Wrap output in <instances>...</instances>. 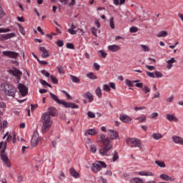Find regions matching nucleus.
<instances>
[{"instance_id":"1","label":"nucleus","mask_w":183,"mask_h":183,"mask_svg":"<svg viewBox=\"0 0 183 183\" xmlns=\"http://www.w3.org/2000/svg\"><path fill=\"white\" fill-rule=\"evenodd\" d=\"M41 132H43V134H46L52 127V119H51V117H49L48 114H43L41 117Z\"/></svg>"},{"instance_id":"2","label":"nucleus","mask_w":183,"mask_h":183,"mask_svg":"<svg viewBox=\"0 0 183 183\" xmlns=\"http://www.w3.org/2000/svg\"><path fill=\"white\" fill-rule=\"evenodd\" d=\"M50 96L51 98L54 99L55 102L59 104L60 105H63L64 108H71L72 109H78V105L75 104V103L66 102L64 100H61L59 99V98H58V96L54 94V93H50Z\"/></svg>"},{"instance_id":"3","label":"nucleus","mask_w":183,"mask_h":183,"mask_svg":"<svg viewBox=\"0 0 183 183\" xmlns=\"http://www.w3.org/2000/svg\"><path fill=\"white\" fill-rule=\"evenodd\" d=\"M103 145L104 147L99 149V154H102V157H109V155H111V150L114 148V145L109 143L108 140H106Z\"/></svg>"},{"instance_id":"4","label":"nucleus","mask_w":183,"mask_h":183,"mask_svg":"<svg viewBox=\"0 0 183 183\" xmlns=\"http://www.w3.org/2000/svg\"><path fill=\"white\" fill-rule=\"evenodd\" d=\"M102 168H107V164L105 162H101L99 161L96 163H93L91 166V170L94 174H97V172H99Z\"/></svg>"},{"instance_id":"5","label":"nucleus","mask_w":183,"mask_h":183,"mask_svg":"<svg viewBox=\"0 0 183 183\" xmlns=\"http://www.w3.org/2000/svg\"><path fill=\"white\" fill-rule=\"evenodd\" d=\"M39 142H41V137H39V134L37 131H34L31 141V146L38 147Z\"/></svg>"},{"instance_id":"6","label":"nucleus","mask_w":183,"mask_h":183,"mask_svg":"<svg viewBox=\"0 0 183 183\" xmlns=\"http://www.w3.org/2000/svg\"><path fill=\"white\" fill-rule=\"evenodd\" d=\"M127 142L131 144L132 148H141V140L137 138H129L127 139Z\"/></svg>"},{"instance_id":"7","label":"nucleus","mask_w":183,"mask_h":183,"mask_svg":"<svg viewBox=\"0 0 183 183\" xmlns=\"http://www.w3.org/2000/svg\"><path fill=\"white\" fill-rule=\"evenodd\" d=\"M4 56H8V58H11L13 59H16L19 56V54L16 51H4L2 52Z\"/></svg>"},{"instance_id":"8","label":"nucleus","mask_w":183,"mask_h":183,"mask_svg":"<svg viewBox=\"0 0 183 183\" xmlns=\"http://www.w3.org/2000/svg\"><path fill=\"white\" fill-rule=\"evenodd\" d=\"M17 88L19 90L20 94H21V97H26V95H28V88L25 84H19Z\"/></svg>"},{"instance_id":"9","label":"nucleus","mask_w":183,"mask_h":183,"mask_svg":"<svg viewBox=\"0 0 183 183\" xmlns=\"http://www.w3.org/2000/svg\"><path fill=\"white\" fill-rule=\"evenodd\" d=\"M108 135L109 137V138L110 139V143L112 142L114 139H117V138L119 137V134L117 133V132L114 129H109Z\"/></svg>"},{"instance_id":"10","label":"nucleus","mask_w":183,"mask_h":183,"mask_svg":"<svg viewBox=\"0 0 183 183\" xmlns=\"http://www.w3.org/2000/svg\"><path fill=\"white\" fill-rule=\"evenodd\" d=\"M1 158L3 161L4 164L8 167L11 168V162H9V159L8 158V156L5 154V152H1Z\"/></svg>"},{"instance_id":"11","label":"nucleus","mask_w":183,"mask_h":183,"mask_svg":"<svg viewBox=\"0 0 183 183\" xmlns=\"http://www.w3.org/2000/svg\"><path fill=\"white\" fill-rule=\"evenodd\" d=\"M47 112L44 114H47L49 117H56L58 115V112H56V109L54 107H50L47 109Z\"/></svg>"},{"instance_id":"12","label":"nucleus","mask_w":183,"mask_h":183,"mask_svg":"<svg viewBox=\"0 0 183 183\" xmlns=\"http://www.w3.org/2000/svg\"><path fill=\"white\" fill-rule=\"evenodd\" d=\"M119 119L122 120V122H124L125 124H131L132 122V118L127 114H122L119 117Z\"/></svg>"},{"instance_id":"13","label":"nucleus","mask_w":183,"mask_h":183,"mask_svg":"<svg viewBox=\"0 0 183 183\" xmlns=\"http://www.w3.org/2000/svg\"><path fill=\"white\" fill-rule=\"evenodd\" d=\"M138 175L140 177H154V172L151 171L143 170L137 172Z\"/></svg>"},{"instance_id":"14","label":"nucleus","mask_w":183,"mask_h":183,"mask_svg":"<svg viewBox=\"0 0 183 183\" xmlns=\"http://www.w3.org/2000/svg\"><path fill=\"white\" fill-rule=\"evenodd\" d=\"M166 119H167V121H169V122H179V119H178V117H175L172 114H167L166 115Z\"/></svg>"},{"instance_id":"15","label":"nucleus","mask_w":183,"mask_h":183,"mask_svg":"<svg viewBox=\"0 0 183 183\" xmlns=\"http://www.w3.org/2000/svg\"><path fill=\"white\" fill-rule=\"evenodd\" d=\"M172 139L174 144H177L178 145H183V138L179 136H173Z\"/></svg>"},{"instance_id":"16","label":"nucleus","mask_w":183,"mask_h":183,"mask_svg":"<svg viewBox=\"0 0 183 183\" xmlns=\"http://www.w3.org/2000/svg\"><path fill=\"white\" fill-rule=\"evenodd\" d=\"M107 49L111 52H118L121 49V47L117 44H112L107 46Z\"/></svg>"},{"instance_id":"17","label":"nucleus","mask_w":183,"mask_h":183,"mask_svg":"<svg viewBox=\"0 0 183 183\" xmlns=\"http://www.w3.org/2000/svg\"><path fill=\"white\" fill-rule=\"evenodd\" d=\"M98 138L99 142L103 144V145L105 144V141H108L109 144H111V139H109V137H105V134H100Z\"/></svg>"},{"instance_id":"18","label":"nucleus","mask_w":183,"mask_h":183,"mask_svg":"<svg viewBox=\"0 0 183 183\" xmlns=\"http://www.w3.org/2000/svg\"><path fill=\"white\" fill-rule=\"evenodd\" d=\"M97 134H99L98 129H89L85 132L84 135L85 137H88V135H97Z\"/></svg>"},{"instance_id":"19","label":"nucleus","mask_w":183,"mask_h":183,"mask_svg":"<svg viewBox=\"0 0 183 183\" xmlns=\"http://www.w3.org/2000/svg\"><path fill=\"white\" fill-rule=\"evenodd\" d=\"M167 68H168L169 69H171L174 65L172 64H175V62H177V60L175 59V58L172 57L170 59L167 60Z\"/></svg>"},{"instance_id":"20","label":"nucleus","mask_w":183,"mask_h":183,"mask_svg":"<svg viewBox=\"0 0 183 183\" xmlns=\"http://www.w3.org/2000/svg\"><path fill=\"white\" fill-rule=\"evenodd\" d=\"M41 52H42L41 54V56L42 58H48V56H49V53L48 51V50H46V49H45V47L44 46H41L39 48Z\"/></svg>"},{"instance_id":"21","label":"nucleus","mask_w":183,"mask_h":183,"mask_svg":"<svg viewBox=\"0 0 183 183\" xmlns=\"http://www.w3.org/2000/svg\"><path fill=\"white\" fill-rule=\"evenodd\" d=\"M159 177L162 179H164V181H171V182H172L173 181H175L174 178H172V177H169V176H168L167 174H160Z\"/></svg>"},{"instance_id":"22","label":"nucleus","mask_w":183,"mask_h":183,"mask_svg":"<svg viewBox=\"0 0 183 183\" xmlns=\"http://www.w3.org/2000/svg\"><path fill=\"white\" fill-rule=\"evenodd\" d=\"M1 87L3 89L4 92H6L12 88V86L7 83H3L1 84Z\"/></svg>"},{"instance_id":"23","label":"nucleus","mask_w":183,"mask_h":183,"mask_svg":"<svg viewBox=\"0 0 183 183\" xmlns=\"http://www.w3.org/2000/svg\"><path fill=\"white\" fill-rule=\"evenodd\" d=\"M4 94L6 95H8L9 97H15V94H16V91L12 87L11 89H9L7 92H5Z\"/></svg>"},{"instance_id":"24","label":"nucleus","mask_w":183,"mask_h":183,"mask_svg":"<svg viewBox=\"0 0 183 183\" xmlns=\"http://www.w3.org/2000/svg\"><path fill=\"white\" fill-rule=\"evenodd\" d=\"M135 121H139V124H142L147 121V116L142 114L141 117L134 118Z\"/></svg>"},{"instance_id":"25","label":"nucleus","mask_w":183,"mask_h":183,"mask_svg":"<svg viewBox=\"0 0 183 183\" xmlns=\"http://www.w3.org/2000/svg\"><path fill=\"white\" fill-rule=\"evenodd\" d=\"M84 98L88 99L89 102H92L94 101V96H92V94L91 92H86L84 94Z\"/></svg>"},{"instance_id":"26","label":"nucleus","mask_w":183,"mask_h":183,"mask_svg":"<svg viewBox=\"0 0 183 183\" xmlns=\"http://www.w3.org/2000/svg\"><path fill=\"white\" fill-rule=\"evenodd\" d=\"M168 36V31H161L159 34L156 35L157 38H165V36Z\"/></svg>"},{"instance_id":"27","label":"nucleus","mask_w":183,"mask_h":183,"mask_svg":"<svg viewBox=\"0 0 183 183\" xmlns=\"http://www.w3.org/2000/svg\"><path fill=\"white\" fill-rule=\"evenodd\" d=\"M112 162H116V161H118L119 159V155L118 154V152H114L112 154Z\"/></svg>"},{"instance_id":"28","label":"nucleus","mask_w":183,"mask_h":183,"mask_svg":"<svg viewBox=\"0 0 183 183\" xmlns=\"http://www.w3.org/2000/svg\"><path fill=\"white\" fill-rule=\"evenodd\" d=\"M6 150V142H1L0 143V151L1 152H5Z\"/></svg>"},{"instance_id":"29","label":"nucleus","mask_w":183,"mask_h":183,"mask_svg":"<svg viewBox=\"0 0 183 183\" xmlns=\"http://www.w3.org/2000/svg\"><path fill=\"white\" fill-rule=\"evenodd\" d=\"M14 36H16L15 33H9L7 34H3L4 39H11V38H14Z\"/></svg>"},{"instance_id":"30","label":"nucleus","mask_w":183,"mask_h":183,"mask_svg":"<svg viewBox=\"0 0 183 183\" xmlns=\"http://www.w3.org/2000/svg\"><path fill=\"white\" fill-rule=\"evenodd\" d=\"M131 183H144V180L139 177H135L130 179Z\"/></svg>"},{"instance_id":"31","label":"nucleus","mask_w":183,"mask_h":183,"mask_svg":"<svg viewBox=\"0 0 183 183\" xmlns=\"http://www.w3.org/2000/svg\"><path fill=\"white\" fill-rule=\"evenodd\" d=\"M152 137L153 139H156V141H158L159 139H161V138H162V134H161V133H154Z\"/></svg>"},{"instance_id":"32","label":"nucleus","mask_w":183,"mask_h":183,"mask_svg":"<svg viewBox=\"0 0 183 183\" xmlns=\"http://www.w3.org/2000/svg\"><path fill=\"white\" fill-rule=\"evenodd\" d=\"M70 174L71 177H74V178H78V177H79V174H78V172L74 169H70Z\"/></svg>"},{"instance_id":"33","label":"nucleus","mask_w":183,"mask_h":183,"mask_svg":"<svg viewBox=\"0 0 183 183\" xmlns=\"http://www.w3.org/2000/svg\"><path fill=\"white\" fill-rule=\"evenodd\" d=\"M12 74L14 75V76H21V75H22V71L18 69H15L12 71Z\"/></svg>"},{"instance_id":"34","label":"nucleus","mask_w":183,"mask_h":183,"mask_svg":"<svg viewBox=\"0 0 183 183\" xmlns=\"http://www.w3.org/2000/svg\"><path fill=\"white\" fill-rule=\"evenodd\" d=\"M86 76L89 79H98V76H95L93 72L88 73Z\"/></svg>"},{"instance_id":"35","label":"nucleus","mask_w":183,"mask_h":183,"mask_svg":"<svg viewBox=\"0 0 183 183\" xmlns=\"http://www.w3.org/2000/svg\"><path fill=\"white\" fill-rule=\"evenodd\" d=\"M39 82L41 84V85H44V88H46V86H49V88H52V86L44 79H39Z\"/></svg>"},{"instance_id":"36","label":"nucleus","mask_w":183,"mask_h":183,"mask_svg":"<svg viewBox=\"0 0 183 183\" xmlns=\"http://www.w3.org/2000/svg\"><path fill=\"white\" fill-rule=\"evenodd\" d=\"M70 78L72 82H74L75 84H78L81 81L79 78L74 75H70Z\"/></svg>"},{"instance_id":"37","label":"nucleus","mask_w":183,"mask_h":183,"mask_svg":"<svg viewBox=\"0 0 183 183\" xmlns=\"http://www.w3.org/2000/svg\"><path fill=\"white\" fill-rule=\"evenodd\" d=\"M90 149V152H92V154H95L97 152V145L95 144H91L90 147H89Z\"/></svg>"},{"instance_id":"38","label":"nucleus","mask_w":183,"mask_h":183,"mask_svg":"<svg viewBox=\"0 0 183 183\" xmlns=\"http://www.w3.org/2000/svg\"><path fill=\"white\" fill-rule=\"evenodd\" d=\"M98 54H99V56L101 58H107V56L108 55V54L104 50H99Z\"/></svg>"},{"instance_id":"39","label":"nucleus","mask_w":183,"mask_h":183,"mask_svg":"<svg viewBox=\"0 0 183 183\" xmlns=\"http://www.w3.org/2000/svg\"><path fill=\"white\" fill-rule=\"evenodd\" d=\"M95 92H96V94L97 95V97H98L99 98H102V90H101V87H97V88L96 89Z\"/></svg>"},{"instance_id":"40","label":"nucleus","mask_w":183,"mask_h":183,"mask_svg":"<svg viewBox=\"0 0 183 183\" xmlns=\"http://www.w3.org/2000/svg\"><path fill=\"white\" fill-rule=\"evenodd\" d=\"M125 1L126 0H113V2L116 6H118V5H124V4H125Z\"/></svg>"},{"instance_id":"41","label":"nucleus","mask_w":183,"mask_h":183,"mask_svg":"<svg viewBox=\"0 0 183 183\" xmlns=\"http://www.w3.org/2000/svg\"><path fill=\"white\" fill-rule=\"evenodd\" d=\"M154 163L157 164L158 167H160V168H165L166 167L165 162L163 161H155Z\"/></svg>"},{"instance_id":"42","label":"nucleus","mask_w":183,"mask_h":183,"mask_svg":"<svg viewBox=\"0 0 183 183\" xmlns=\"http://www.w3.org/2000/svg\"><path fill=\"white\" fill-rule=\"evenodd\" d=\"M103 91H105V92H111V86L108 84H103L102 85Z\"/></svg>"},{"instance_id":"43","label":"nucleus","mask_w":183,"mask_h":183,"mask_svg":"<svg viewBox=\"0 0 183 183\" xmlns=\"http://www.w3.org/2000/svg\"><path fill=\"white\" fill-rule=\"evenodd\" d=\"M109 26L111 29H115V24L114 23V17H111L109 19Z\"/></svg>"},{"instance_id":"44","label":"nucleus","mask_w":183,"mask_h":183,"mask_svg":"<svg viewBox=\"0 0 183 183\" xmlns=\"http://www.w3.org/2000/svg\"><path fill=\"white\" fill-rule=\"evenodd\" d=\"M0 26H2V24L1 23H0ZM6 32H11V29L0 28V34H5Z\"/></svg>"},{"instance_id":"45","label":"nucleus","mask_w":183,"mask_h":183,"mask_svg":"<svg viewBox=\"0 0 183 183\" xmlns=\"http://www.w3.org/2000/svg\"><path fill=\"white\" fill-rule=\"evenodd\" d=\"M142 91L144 92L145 94H148V92H151V89H149V87L148 86H143V87H142Z\"/></svg>"},{"instance_id":"46","label":"nucleus","mask_w":183,"mask_h":183,"mask_svg":"<svg viewBox=\"0 0 183 183\" xmlns=\"http://www.w3.org/2000/svg\"><path fill=\"white\" fill-rule=\"evenodd\" d=\"M17 26L19 27V32H21L22 35H25V29H24V27L19 24H17Z\"/></svg>"},{"instance_id":"47","label":"nucleus","mask_w":183,"mask_h":183,"mask_svg":"<svg viewBox=\"0 0 183 183\" xmlns=\"http://www.w3.org/2000/svg\"><path fill=\"white\" fill-rule=\"evenodd\" d=\"M141 48H142L144 52H149V46L144 44H141Z\"/></svg>"},{"instance_id":"48","label":"nucleus","mask_w":183,"mask_h":183,"mask_svg":"<svg viewBox=\"0 0 183 183\" xmlns=\"http://www.w3.org/2000/svg\"><path fill=\"white\" fill-rule=\"evenodd\" d=\"M75 5H76V0H70V2L68 3V6L70 8L75 6Z\"/></svg>"},{"instance_id":"49","label":"nucleus","mask_w":183,"mask_h":183,"mask_svg":"<svg viewBox=\"0 0 183 183\" xmlns=\"http://www.w3.org/2000/svg\"><path fill=\"white\" fill-rule=\"evenodd\" d=\"M125 83H126V85H127V86H134V81L129 79H126Z\"/></svg>"},{"instance_id":"50","label":"nucleus","mask_w":183,"mask_h":183,"mask_svg":"<svg viewBox=\"0 0 183 183\" xmlns=\"http://www.w3.org/2000/svg\"><path fill=\"white\" fill-rule=\"evenodd\" d=\"M50 79L53 84H58V79L55 76L51 75Z\"/></svg>"},{"instance_id":"51","label":"nucleus","mask_w":183,"mask_h":183,"mask_svg":"<svg viewBox=\"0 0 183 183\" xmlns=\"http://www.w3.org/2000/svg\"><path fill=\"white\" fill-rule=\"evenodd\" d=\"M67 31L69 32L71 35H76V34L78 33L76 30L74 29H68Z\"/></svg>"},{"instance_id":"52","label":"nucleus","mask_w":183,"mask_h":183,"mask_svg":"<svg viewBox=\"0 0 183 183\" xmlns=\"http://www.w3.org/2000/svg\"><path fill=\"white\" fill-rule=\"evenodd\" d=\"M154 76L155 78H162V73H161V71H155Z\"/></svg>"},{"instance_id":"53","label":"nucleus","mask_w":183,"mask_h":183,"mask_svg":"<svg viewBox=\"0 0 183 183\" xmlns=\"http://www.w3.org/2000/svg\"><path fill=\"white\" fill-rule=\"evenodd\" d=\"M129 31L132 34H134L135 32H138V27H137V26H132V27H130Z\"/></svg>"},{"instance_id":"54","label":"nucleus","mask_w":183,"mask_h":183,"mask_svg":"<svg viewBox=\"0 0 183 183\" xmlns=\"http://www.w3.org/2000/svg\"><path fill=\"white\" fill-rule=\"evenodd\" d=\"M6 137H7V138H6ZM5 138H6V141H8V142H9V141H11V139H12V135H11V134H8V132L7 133H6V134L4 135V139H5Z\"/></svg>"},{"instance_id":"55","label":"nucleus","mask_w":183,"mask_h":183,"mask_svg":"<svg viewBox=\"0 0 183 183\" xmlns=\"http://www.w3.org/2000/svg\"><path fill=\"white\" fill-rule=\"evenodd\" d=\"M146 74L149 78H155V73L154 72L146 71Z\"/></svg>"},{"instance_id":"56","label":"nucleus","mask_w":183,"mask_h":183,"mask_svg":"<svg viewBox=\"0 0 183 183\" xmlns=\"http://www.w3.org/2000/svg\"><path fill=\"white\" fill-rule=\"evenodd\" d=\"M57 69L60 75H64V74H65V70L64 68H62V66L58 67Z\"/></svg>"},{"instance_id":"57","label":"nucleus","mask_w":183,"mask_h":183,"mask_svg":"<svg viewBox=\"0 0 183 183\" xmlns=\"http://www.w3.org/2000/svg\"><path fill=\"white\" fill-rule=\"evenodd\" d=\"M97 32H98V29H97V28L92 27V33L93 34V35H94V36H98Z\"/></svg>"},{"instance_id":"58","label":"nucleus","mask_w":183,"mask_h":183,"mask_svg":"<svg viewBox=\"0 0 183 183\" xmlns=\"http://www.w3.org/2000/svg\"><path fill=\"white\" fill-rule=\"evenodd\" d=\"M157 117H158V113H157V112L152 113L149 116V118L151 119H155V118H157Z\"/></svg>"},{"instance_id":"59","label":"nucleus","mask_w":183,"mask_h":183,"mask_svg":"<svg viewBox=\"0 0 183 183\" xmlns=\"http://www.w3.org/2000/svg\"><path fill=\"white\" fill-rule=\"evenodd\" d=\"M87 116L89 117V118H95V113L92 112H88Z\"/></svg>"},{"instance_id":"60","label":"nucleus","mask_w":183,"mask_h":183,"mask_svg":"<svg viewBox=\"0 0 183 183\" xmlns=\"http://www.w3.org/2000/svg\"><path fill=\"white\" fill-rule=\"evenodd\" d=\"M146 68L149 71H155V66H154L146 65Z\"/></svg>"},{"instance_id":"61","label":"nucleus","mask_w":183,"mask_h":183,"mask_svg":"<svg viewBox=\"0 0 183 183\" xmlns=\"http://www.w3.org/2000/svg\"><path fill=\"white\" fill-rule=\"evenodd\" d=\"M66 48H68L69 49H74V44L72 43H68L66 44Z\"/></svg>"},{"instance_id":"62","label":"nucleus","mask_w":183,"mask_h":183,"mask_svg":"<svg viewBox=\"0 0 183 183\" xmlns=\"http://www.w3.org/2000/svg\"><path fill=\"white\" fill-rule=\"evenodd\" d=\"M56 45H58L59 47L64 46V41L62 40H58L56 41Z\"/></svg>"},{"instance_id":"63","label":"nucleus","mask_w":183,"mask_h":183,"mask_svg":"<svg viewBox=\"0 0 183 183\" xmlns=\"http://www.w3.org/2000/svg\"><path fill=\"white\" fill-rule=\"evenodd\" d=\"M174 101V96H170L166 99L167 102H172Z\"/></svg>"},{"instance_id":"64","label":"nucleus","mask_w":183,"mask_h":183,"mask_svg":"<svg viewBox=\"0 0 183 183\" xmlns=\"http://www.w3.org/2000/svg\"><path fill=\"white\" fill-rule=\"evenodd\" d=\"M99 183H107V179H105L103 178V177H99Z\"/></svg>"}]
</instances>
